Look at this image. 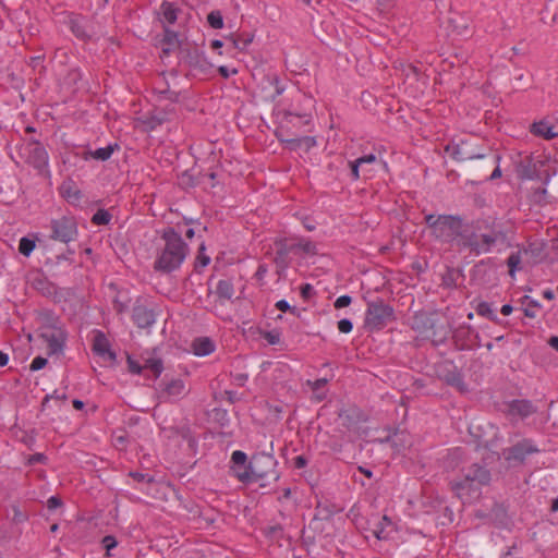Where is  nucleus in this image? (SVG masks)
I'll return each instance as SVG.
<instances>
[{"label": "nucleus", "instance_id": "nucleus-7", "mask_svg": "<svg viewBox=\"0 0 558 558\" xmlns=\"http://www.w3.org/2000/svg\"><path fill=\"white\" fill-rule=\"evenodd\" d=\"M393 320L396 316L392 306L378 299L368 302L363 328L367 332L379 331Z\"/></svg>", "mask_w": 558, "mask_h": 558}, {"label": "nucleus", "instance_id": "nucleus-10", "mask_svg": "<svg viewBox=\"0 0 558 558\" xmlns=\"http://www.w3.org/2000/svg\"><path fill=\"white\" fill-rule=\"evenodd\" d=\"M544 166V161L541 159H535L533 156H525L521 158L520 161L515 165V172L519 179L521 180H543L544 183L549 181V173L541 172L542 167Z\"/></svg>", "mask_w": 558, "mask_h": 558}, {"label": "nucleus", "instance_id": "nucleus-53", "mask_svg": "<svg viewBox=\"0 0 558 558\" xmlns=\"http://www.w3.org/2000/svg\"><path fill=\"white\" fill-rule=\"evenodd\" d=\"M338 329L342 333H349L353 329V324L348 318H342L338 322Z\"/></svg>", "mask_w": 558, "mask_h": 558}, {"label": "nucleus", "instance_id": "nucleus-21", "mask_svg": "<svg viewBox=\"0 0 558 558\" xmlns=\"http://www.w3.org/2000/svg\"><path fill=\"white\" fill-rule=\"evenodd\" d=\"M234 293V284L231 279H221L218 281L215 289V294L217 295L220 303L232 301Z\"/></svg>", "mask_w": 558, "mask_h": 558}, {"label": "nucleus", "instance_id": "nucleus-62", "mask_svg": "<svg viewBox=\"0 0 558 558\" xmlns=\"http://www.w3.org/2000/svg\"><path fill=\"white\" fill-rule=\"evenodd\" d=\"M265 339L268 341V343L270 344H277L279 343L280 341V337H279V333L278 332H272V331H268L266 332L265 335Z\"/></svg>", "mask_w": 558, "mask_h": 558}, {"label": "nucleus", "instance_id": "nucleus-56", "mask_svg": "<svg viewBox=\"0 0 558 558\" xmlns=\"http://www.w3.org/2000/svg\"><path fill=\"white\" fill-rule=\"evenodd\" d=\"M349 166L351 168L352 180L356 181L360 178V168L362 167V165L357 160H354L349 161Z\"/></svg>", "mask_w": 558, "mask_h": 558}, {"label": "nucleus", "instance_id": "nucleus-60", "mask_svg": "<svg viewBox=\"0 0 558 558\" xmlns=\"http://www.w3.org/2000/svg\"><path fill=\"white\" fill-rule=\"evenodd\" d=\"M403 72L405 73V76L409 77L410 75H413L414 77H418L421 70L414 64H408Z\"/></svg>", "mask_w": 558, "mask_h": 558}, {"label": "nucleus", "instance_id": "nucleus-28", "mask_svg": "<svg viewBox=\"0 0 558 558\" xmlns=\"http://www.w3.org/2000/svg\"><path fill=\"white\" fill-rule=\"evenodd\" d=\"M294 251V246H287L286 244H280L276 252L275 263L277 266H280L281 268L288 267V255L290 252Z\"/></svg>", "mask_w": 558, "mask_h": 558}, {"label": "nucleus", "instance_id": "nucleus-11", "mask_svg": "<svg viewBox=\"0 0 558 558\" xmlns=\"http://www.w3.org/2000/svg\"><path fill=\"white\" fill-rule=\"evenodd\" d=\"M438 377L447 385L454 387L458 391L468 392V386L463 380V375L452 362H444L437 367Z\"/></svg>", "mask_w": 558, "mask_h": 558}, {"label": "nucleus", "instance_id": "nucleus-35", "mask_svg": "<svg viewBox=\"0 0 558 558\" xmlns=\"http://www.w3.org/2000/svg\"><path fill=\"white\" fill-rule=\"evenodd\" d=\"M231 462L233 464L232 466L243 468V471H245V468L248 464L247 456L245 452H243L241 450H235L231 454Z\"/></svg>", "mask_w": 558, "mask_h": 558}, {"label": "nucleus", "instance_id": "nucleus-4", "mask_svg": "<svg viewBox=\"0 0 558 558\" xmlns=\"http://www.w3.org/2000/svg\"><path fill=\"white\" fill-rule=\"evenodd\" d=\"M462 473L460 480L450 482V487L463 502H470L480 497L482 487L489 484L492 475L489 470L478 463L463 469Z\"/></svg>", "mask_w": 558, "mask_h": 558}, {"label": "nucleus", "instance_id": "nucleus-22", "mask_svg": "<svg viewBox=\"0 0 558 558\" xmlns=\"http://www.w3.org/2000/svg\"><path fill=\"white\" fill-rule=\"evenodd\" d=\"M162 54L169 56L172 51L178 49L180 51V45H185V43L179 39V34L170 31L168 28L165 29V36L162 39Z\"/></svg>", "mask_w": 558, "mask_h": 558}, {"label": "nucleus", "instance_id": "nucleus-42", "mask_svg": "<svg viewBox=\"0 0 558 558\" xmlns=\"http://www.w3.org/2000/svg\"><path fill=\"white\" fill-rule=\"evenodd\" d=\"M101 545L106 549V556L110 557L111 556L110 551H111V549L117 547L118 542H117V538L113 535H106L101 539Z\"/></svg>", "mask_w": 558, "mask_h": 558}, {"label": "nucleus", "instance_id": "nucleus-18", "mask_svg": "<svg viewBox=\"0 0 558 558\" xmlns=\"http://www.w3.org/2000/svg\"><path fill=\"white\" fill-rule=\"evenodd\" d=\"M537 448L533 446L531 440L524 439L513 445L507 450V460H514L522 462L526 456L537 452Z\"/></svg>", "mask_w": 558, "mask_h": 558}, {"label": "nucleus", "instance_id": "nucleus-5", "mask_svg": "<svg viewBox=\"0 0 558 558\" xmlns=\"http://www.w3.org/2000/svg\"><path fill=\"white\" fill-rule=\"evenodd\" d=\"M277 460L269 452H257L248 461L245 471L238 473V480L242 483L260 481V486L279 480Z\"/></svg>", "mask_w": 558, "mask_h": 558}, {"label": "nucleus", "instance_id": "nucleus-6", "mask_svg": "<svg viewBox=\"0 0 558 558\" xmlns=\"http://www.w3.org/2000/svg\"><path fill=\"white\" fill-rule=\"evenodd\" d=\"M445 151L457 161L482 159L490 163L500 162V155L494 153L489 147L478 149L474 143L469 140L451 141L445 147Z\"/></svg>", "mask_w": 558, "mask_h": 558}, {"label": "nucleus", "instance_id": "nucleus-44", "mask_svg": "<svg viewBox=\"0 0 558 558\" xmlns=\"http://www.w3.org/2000/svg\"><path fill=\"white\" fill-rule=\"evenodd\" d=\"M293 246H294V250L295 248H300L305 254H308V255H316L317 254L316 245H315V243H313L311 241L299 242L298 244H293Z\"/></svg>", "mask_w": 558, "mask_h": 558}, {"label": "nucleus", "instance_id": "nucleus-41", "mask_svg": "<svg viewBox=\"0 0 558 558\" xmlns=\"http://www.w3.org/2000/svg\"><path fill=\"white\" fill-rule=\"evenodd\" d=\"M532 202L537 205H546L548 201V192L546 189H536L532 194Z\"/></svg>", "mask_w": 558, "mask_h": 558}, {"label": "nucleus", "instance_id": "nucleus-20", "mask_svg": "<svg viewBox=\"0 0 558 558\" xmlns=\"http://www.w3.org/2000/svg\"><path fill=\"white\" fill-rule=\"evenodd\" d=\"M59 190L61 196L64 197L70 204H78L83 197L81 190L71 179L63 181Z\"/></svg>", "mask_w": 558, "mask_h": 558}, {"label": "nucleus", "instance_id": "nucleus-51", "mask_svg": "<svg viewBox=\"0 0 558 558\" xmlns=\"http://www.w3.org/2000/svg\"><path fill=\"white\" fill-rule=\"evenodd\" d=\"M490 166H495V169L493 170L492 174L489 177H487V180L499 179L501 177V170L499 167V162L490 163L489 161L484 160V165L482 168H489Z\"/></svg>", "mask_w": 558, "mask_h": 558}, {"label": "nucleus", "instance_id": "nucleus-45", "mask_svg": "<svg viewBox=\"0 0 558 558\" xmlns=\"http://www.w3.org/2000/svg\"><path fill=\"white\" fill-rule=\"evenodd\" d=\"M277 135V138L281 142V143H284L289 149L291 150H296L299 148H302V145H301V141H300V137H294V138H283L281 137V135L279 133L276 134Z\"/></svg>", "mask_w": 558, "mask_h": 558}, {"label": "nucleus", "instance_id": "nucleus-8", "mask_svg": "<svg viewBox=\"0 0 558 558\" xmlns=\"http://www.w3.org/2000/svg\"><path fill=\"white\" fill-rule=\"evenodd\" d=\"M178 58L180 64L187 66L194 73L207 74L211 69V63L208 62L204 51L187 41L185 45H180Z\"/></svg>", "mask_w": 558, "mask_h": 558}, {"label": "nucleus", "instance_id": "nucleus-61", "mask_svg": "<svg viewBox=\"0 0 558 558\" xmlns=\"http://www.w3.org/2000/svg\"><path fill=\"white\" fill-rule=\"evenodd\" d=\"M328 380L326 378H319L314 381H308V385L314 391H317L324 388L327 385Z\"/></svg>", "mask_w": 558, "mask_h": 558}, {"label": "nucleus", "instance_id": "nucleus-9", "mask_svg": "<svg viewBox=\"0 0 558 558\" xmlns=\"http://www.w3.org/2000/svg\"><path fill=\"white\" fill-rule=\"evenodd\" d=\"M50 239L62 243L75 241L78 236L77 223L72 216H62L50 222Z\"/></svg>", "mask_w": 558, "mask_h": 558}, {"label": "nucleus", "instance_id": "nucleus-34", "mask_svg": "<svg viewBox=\"0 0 558 558\" xmlns=\"http://www.w3.org/2000/svg\"><path fill=\"white\" fill-rule=\"evenodd\" d=\"M111 220V215L106 209H98L92 217V222L96 226L108 225Z\"/></svg>", "mask_w": 558, "mask_h": 558}, {"label": "nucleus", "instance_id": "nucleus-15", "mask_svg": "<svg viewBox=\"0 0 558 558\" xmlns=\"http://www.w3.org/2000/svg\"><path fill=\"white\" fill-rule=\"evenodd\" d=\"M160 387L162 388L159 398L165 402L180 399L185 395L184 381L179 378L171 379L170 381L165 384L161 383Z\"/></svg>", "mask_w": 558, "mask_h": 558}, {"label": "nucleus", "instance_id": "nucleus-39", "mask_svg": "<svg viewBox=\"0 0 558 558\" xmlns=\"http://www.w3.org/2000/svg\"><path fill=\"white\" fill-rule=\"evenodd\" d=\"M472 331V327L466 324H463L453 330L451 329L452 337L456 340H465L466 338H469Z\"/></svg>", "mask_w": 558, "mask_h": 558}, {"label": "nucleus", "instance_id": "nucleus-52", "mask_svg": "<svg viewBox=\"0 0 558 558\" xmlns=\"http://www.w3.org/2000/svg\"><path fill=\"white\" fill-rule=\"evenodd\" d=\"M47 457L44 454V453H35V454H31L28 458H27V465H35L37 463H41V464H45L47 462Z\"/></svg>", "mask_w": 558, "mask_h": 558}, {"label": "nucleus", "instance_id": "nucleus-49", "mask_svg": "<svg viewBox=\"0 0 558 558\" xmlns=\"http://www.w3.org/2000/svg\"><path fill=\"white\" fill-rule=\"evenodd\" d=\"M128 367L129 372L135 375H140L143 373V364L133 360L130 355H128Z\"/></svg>", "mask_w": 558, "mask_h": 558}, {"label": "nucleus", "instance_id": "nucleus-50", "mask_svg": "<svg viewBox=\"0 0 558 558\" xmlns=\"http://www.w3.org/2000/svg\"><path fill=\"white\" fill-rule=\"evenodd\" d=\"M48 363V360L46 357H43V356H36L31 365H29V369L33 371V372H36V371H39L41 368H44Z\"/></svg>", "mask_w": 558, "mask_h": 558}, {"label": "nucleus", "instance_id": "nucleus-47", "mask_svg": "<svg viewBox=\"0 0 558 558\" xmlns=\"http://www.w3.org/2000/svg\"><path fill=\"white\" fill-rule=\"evenodd\" d=\"M205 250L204 243L201 244L198 250V255L196 258V265L195 268L197 269L198 266L206 267L210 263L209 256L203 254V251Z\"/></svg>", "mask_w": 558, "mask_h": 558}, {"label": "nucleus", "instance_id": "nucleus-38", "mask_svg": "<svg viewBox=\"0 0 558 558\" xmlns=\"http://www.w3.org/2000/svg\"><path fill=\"white\" fill-rule=\"evenodd\" d=\"M527 301V305L524 308V315L530 318L536 317V308L541 307V304L536 300L530 299V296L525 295L523 296V303Z\"/></svg>", "mask_w": 558, "mask_h": 558}, {"label": "nucleus", "instance_id": "nucleus-32", "mask_svg": "<svg viewBox=\"0 0 558 558\" xmlns=\"http://www.w3.org/2000/svg\"><path fill=\"white\" fill-rule=\"evenodd\" d=\"M521 264V254L520 252H512L507 258V265L509 267V276L514 278L515 271L519 269Z\"/></svg>", "mask_w": 558, "mask_h": 558}, {"label": "nucleus", "instance_id": "nucleus-63", "mask_svg": "<svg viewBox=\"0 0 558 558\" xmlns=\"http://www.w3.org/2000/svg\"><path fill=\"white\" fill-rule=\"evenodd\" d=\"M293 464L295 469H303L307 465V460L304 456H298L294 458Z\"/></svg>", "mask_w": 558, "mask_h": 558}, {"label": "nucleus", "instance_id": "nucleus-37", "mask_svg": "<svg viewBox=\"0 0 558 558\" xmlns=\"http://www.w3.org/2000/svg\"><path fill=\"white\" fill-rule=\"evenodd\" d=\"M385 525H392L391 520L387 515H384L381 518V521L377 524L376 529L374 530V535L378 539H386L388 537V533H386L385 531Z\"/></svg>", "mask_w": 558, "mask_h": 558}, {"label": "nucleus", "instance_id": "nucleus-33", "mask_svg": "<svg viewBox=\"0 0 558 558\" xmlns=\"http://www.w3.org/2000/svg\"><path fill=\"white\" fill-rule=\"evenodd\" d=\"M36 246V243L34 240L27 238V236H23L21 240H20V243H19V252L28 257L32 252L34 251Z\"/></svg>", "mask_w": 558, "mask_h": 558}, {"label": "nucleus", "instance_id": "nucleus-40", "mask_svg": "<svg viewBox=\"0 0 558 558\" xmlns=\"http://www.w3.org/2000/svg\"><path fill=\"white\" fill-rule=\"evenodd\" d=\"M429 327H430V329H433L432 337L434 338V341L436 343H442L447 339L449 333H451V328L448 330L442 327L439 329H436L434 323H430Z\"/></svg>", "mask_w": 558, "mask_h": 558}, {"label": "nucleus", "instance_id": "nucleus-17", "mask_svg": "<svg viewBox=\"0 0 558 558\" xmlns=\"http://www.w3.org/2000/svg\"><path fill=\"white\" fill-rule=\"evenodd\" d=\"M93 351L104 361L116 362L117 354L110 348V342L104 332L97 331L93 342Z\"/></svg>", "mask_w": 558, "mask_h": 558}, {"label": "nucleus", "instance_id": "nucleus-1", "mask_svg": "<svg viewBox=\"0 0 558 558\" xmlns=\"http://www.w3.org/2000/svg\"><path fill=\"white\" fill-rule=\"evenodd\" d=\"M507 232L495 218L486 217L465 222L460 251L480 256L489 253L498 243L507 241Z\"/></svg>", "mask_w": 558, "mask_h": 558}, {"label": "nucleus", "instance_id": "nucleus-26", "mask_svg": "<svg viewBox=\"0 0 558 558\" xmlns=\"http://www.w3.org/2000/svg\"><path fill=\"white\" fill-rule=\"evenodd\" d=\"M116 147H118L117 144L108 145L106 147H100V148H97L96 150H89L86 153L85 159H87L88 157H92L97 160L106 161L111 157Z\"/></svg>", "mask_w": 558, "mask_h": 558}, {"label": "nucleus", "instance_id": "nucleus-46", "mask_svg": "<svg viewBox=\"0 0 558 558\" xmlns=\"http://www.w3.org/2000/svg\"><path fill=\"white\" fill-rule=\"evenodd\" d=\"M275 306L281 312H290L298 317L300 316L298 308L295 306H291L286 300L278 301Z\"/></svg>", "mask_w": 558, "mask_h": 558}, {"label": "nucleus", "instance_id": "nucleus-43", "mask_svg": "<svg viewBox=\"0 0 558 558\" xmlns=\"http://www.w3.org/2000/svg\"><path fill=\"white\" fill-rule=\"evenodd\" d=\"M159 94L163 99L170 100L171 102L179 101L180 94L178 92L171 90L168 84H166L165 88L159 89Z\"/></svg>", "mask_w": 558, "mask_h": 558}, {"label": "nucleus", "instance_id": "nucleus-13", "mask_svg": "<svg viewBox=\"0 0 558 558\" xmlns=\"http://www.w3.org/2000/svg\"><path fill=\"white\" fill-rule=\"evenodd\" d=\"M537 412V407L527 399H513L506 402L505 413L509 417H520L521 420Z\"/></svg>", "mask_w": 558, "mask_h": 558}, {"label": "nucleus", "instance_id": "nucleus-14", "mask_svg": "<svg viewBox=\"0 0 558 558\" xmlns=\"http://www.w3.org/2000/svg\"><path fill=\"white\" fill-rule=\"evenodd\" d=\"M27 161L34 168L43 170L48 166L49 156L46 148L38 141H32L26 146Z\"/></svg>", "mask_w": 558, "mask_h": 558}, {"label": "nucleus", "instance_id": "nucleus-23", "mask_svg": "<svg viewBox=\"0 0 558 558\" xmlns=\"http://www.w3.org/2000/svg\"><path fill=\"white\" fill-rule=\"evenodd\" d=\"M215 343L208 337L195 338L192 342L193 353L197 356H206L215 351Z\"/></svg>", "mask_w": 558, "mask_h": 558}, {"label": "nucleus", "instance_id": "nucleus-3", "mask_svg": "<svg viewBox=\"0 0 558 558\" xmlns=\"http://www.w3.org/2000/svg\"><path fill=\"white\" fill-rule=\"evenodd\" d=\"M424 220L432 236L441 243L456 245L460 250L466 222L461 216L428 214Z\"/></svg>", "mask_w": 558, "mask_h": 558}, {"label": "nucleus", "instance_id": "nucleus-19", "mask_svg": "<svg viewBox=\"0 0 558 558\" xmlns=\"http://www.w3.org/2000/svg\"><path fill=\"white\" fill-rule=\"evenodd\" d=\"M72 34L80 40L88 41L92 33L88 31L87 22L82 16H73L69 22Z\"/></svg>", "mask_w": 558, "mask_h": 558}, {"label": "nucleus", "instance_id": "nucleus-31", "mask_svg": "<svg viewBox=\"0 0 558 558\" xmlns=\"http://www.w3.org/2000/svg\"><path fill=\"white\" fill-rule=\"evenodd\" d=\"M228 40H230L232 43V47L234 49L244 50L253 41V36L252 35L236 36V37L230 36L228 38Z\"/></svg>", "mask_w": 558, "mask_h": 558}, {"label": "nucleus", "instance_id": "nucleus-2", "mask_svg": "<svg viewBox=\"0 0 558 558\" xmlns=\"http://www.w3.org/2000/svg\"><path fill=\"white\" fill-rule=\"evenodd\" d=\"M180 226L168 227L162 230L160 243L156 248L154 270L170 274L178 270L190 253V247L182 239Z\"/></svg>", "mask_w": 558, "mask_h": 558}, {"label": "nucleus", "instance_id": "nucleus-30", "mask_svg": "<svg viewBox=\"0 0 558 558\" xmlns=\"http://www.w3.org/2000/svg\"><path fill=\"white\" fill-rule=\"evenodd\" d=\"M476 313L480 316L490 319L492 322H495V323L499 322L498 316L496 315L494 310L490 307V304L487 302L478 303V305L476 306Z\"/></svg>", "mask_w": 558, "mask_h": 558}, {"label": "nucleus", "instance_id": "nucleus-54", "mask_svg": "<svg viewBox=\"0 0 558 558\" xmlns=\"http://www.w3.org/2000/svg\"><path fill=\"white\" fill-rule=\"evenodd\" d=\"M399 435L403 436V433L399 434V433H395L393 436H387L385 439H379L380 442H388V441H392V446L397 449V451L399 452L401 450V448H404V444H401L399 445V442L397 441V438H399Z\"/></svg>", "mask_w": 558, "mask_h": 558}, {"label": "nucleus", "instance_id": "nucleus-25", "mask_svg": "<svg viewBox=\"0 0 558 558\" xmlns=\"http://www.w3.org/2000/svg\"><path fill=\"white\" fill-rule=\"evenodd\" d=\"M149 371L153 373L154 378H158L163 371L162 360L159 357H146L144 359L143 372Z\"/></svg>", "mask_w": 558, "mask_h": 558}, {"label": "nucleus", "instance_id": "nucleus-48", "mask_svg": "<svg viewBox=\"0 0 558 558\" xmlns=\"http://www.w3.org/2000/svg\"><path fill=\"white\" fill-rule=\"evenodd\" d=\"M300 294L305 301H308L316 294V292L311 283H304L300 288Z\"/></svg>", "mask_w": 558, "mask_h": 558}, {"label": "nucleus", "instance_id": "nucleus-27", "mask_svg": "<svg viewBox=\"0 0 558 558\" xmlns=\"http://www.w3.org/2000/svg\"><path fill=\"white\" fill-rule=\"evenodd\" d=\"M32 286L34 289L47 296L54 292V286L48 281L47 278L41 276L34 278Z\"/></svg>", "mask_w": 558, "mask_h": 558}, {"label": "nucleus", "instance_id": "nucleus-59", "mask_svg": "<svg viewBox=\"0 0 558 558\" xmlns=\"http://www.w3.org/2000/svg\"><path fill=\"white\" fill-rule=\"evenodd\" d=\"M113 308L121 314L128 310V302L121 301L118 296L113 300Z\"/></svg>", "mask_w": 558, "mask_h": 558}, {"label": "nucleus", "instance_id": "nucleus-12", "mask_svg": "<svg viewBox=\"0 0 558 558\" xmlns=\"http://www.w3.org/2000/svg\"><path fill=\"white\" fill-rule=\"evenodd\" d=\"M52 330H46L40 336L47 342L48 354H59L62 353L66 335L64 330L57 327V319L51 318V324L49 326Z\"/></svg>", "mask_w": 558, "mask_h": 558}, {"label": "nucleus", "instance_id": "nucleus-24", "mask_svg": "<svg viewBox=\"0 0 558 558\" xmlns=\"http://www.w3.org/2000/svg\"><path fill=\"white\" fill-rule=\"evenodd\" d=\"M531 132L534 135L541 136L545 140H553L558 135V132L555 131V128L547 121L533 123Z\"/></svg>", "mask_w": 558, "mask_h": 558}, {"label": "nucleus", "instance_id": "nucleus-55", "mask_svg": "<svg viewBox=\"0 0 558 558\" xmlns=\"http://www.w3.org/2000/svg\"><path fill=\"white\" fill-rule=\"evenodd\" d=\"M351 303L352 298L350 295H341L335 301L333 306L339 310L349 306Z\"/></svg>", "mask_w": 558, "mask_h": 558}, {"label": "nucleus", "instance_id": "nucleus-58", "mask_svg": "<svg viewBox=\"0 0 558 558\" xmlns=\"http://www.w3.org/2000/svg\"><path fill=\"white\" fill-rule=\"evenodd\" d=\"M62 500L60 497L58 496H51L48 500H47V508L49 510H54L57 508H60L62 506Z\"/></svg>", "mask_w": 558, "mask_h": 558}, {"label": "nucleus", "instance_id": "nucleus-29", "mask_svg": "<svg viewBox=\"0 0 558 558\" xmlns=\"http://www.w3.org/2000/svg\"><path fill=\"white\" fill-rule=\"evenodd\" d=\"M160 9L162 11L163 19L169 24H174L178 19V11H179L178 8H175L174 4L171 2L163 1L161 3Z\"/></svg>", "mask_w": 558, "mask_h": 558}, {"label": "nucleus", "instance_id": "nucleus-16", "mask_svg": "<svg viewBox=\"0 0 558 558\" xmlns=\"http://www.w3.org/2000/svg\"><path fill=\"white\" fill-rule=\"evenodd\" d=\"M132 319L138 328H149L155 324L156 314L153 308L143 304H135L132 312Z\"/></svg>", "mask_w": 558, "mask_h": 558}, {"label": "nucleus", "instance_id": "nucleus-57", "mask_svg": "<svg viewBox=\"0 0 558 558\" xmlns=\"http://www.w3.org/2000/svg\"><path fill=\"white\" fill-rule=\"evenodd\" d=\"M302 147L305 148V150H310L312 147L316 145V138L313 136H302L300 137Z\"/></svg>", "mask_w": 558, "mask_h": 558}, {"label": "nucleus", "instance_id": "nucleus-64", "mask_svg": "<svg viewBox=\"0 0 558 558\" xmlns=\"http://www.w3.org/2000/svg\"><path fill=\"white\" fill-rule=\"evenodd\" d=\"M362 166L365 163H373L376 161V156L374 154L365 155L356 159Z\"/></svg>", "mask_w": 558, "mask_h": 558}, {"label": "nucleus", "instance_id": "nucleus-36", "mask_svg": "<svg viewBox=\"0 0 558 558\" xmlns=\"http://www.w3.org/2000/svg\"><path fill=\"white\" fill-rule=\"evenodd\" d=\"M207 22L215 29H220L223 27V17L221 12L218 10L211 11L207 15Z\"/></svg>", "mask_w": 558, "mask_h": 558}]
</instances>
